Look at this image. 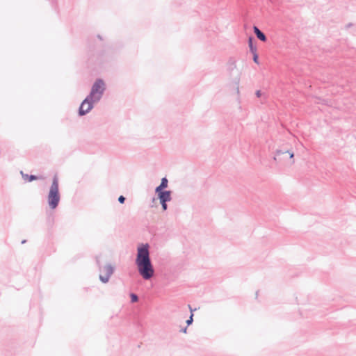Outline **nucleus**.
<instances>
[{"label": "nucleus", "instance_id": "obj_1", "mask_svg": "<svg viewBox=\"0 0 356 356\" xmlns=\"http://www.w3.org/2000/svg\"><path fill=\"white\" fill-rule=\"evenodd\" d=\"M149 245L142 243L137 248L136 265L139 275L145 280H150L154 275V266L149 256Z\"/></svg>", "mask_w": 356, "mask_h": 356}, {"label": "nucleus", "instance_id": "obj_2", "mask_svg": "<svg viewBox=\"0 0 356 356\" xmlns=\"http://www.w3.org/2000/svg\"><path fill=\"white\" fill-rule=\"evenodd\" d=\"M105 90L104 81L101 79H97L92 86L89 95L81 102L79 108V115L83 116L88 113L93 108L94 104L101 100Z\"/></svg>", "mask_w": 356, "mask_h": 356}, {"label": "nucleus", "instance_id": "obj_3", "mask_svg": "<svg viewBox=\"0 0 356 356\" xmlns=\"http://www.w3.org/2000/svg\"><path fill=\"white\" fill-rule=\"evenodd\" d=\"M60 195L59 193V183L57 175H55L52 179V183L49 188V191L47 195V202L49 207L51 209H56L60 202Z\"/></svg>", "mask_w": 356, "mask_h": 356}, {"label": "nucleus", "instance_id": "obj_4", "mask_svg": "<svg viewBox=\"0 0 356 356\" xmlns=\"http://www.w3.org/2000/svg\"><path fill=\"white\" fill-rule=\"evenodd\" d=\"M99 280L103 283H107L111 276L114 273V267L111 264H106L104 266H99Z\"/></svg>", "mask_w": 356, "mask_h": 356}, {"label": "nucleus", "instance_id": "obj_5", "mask_svg": "<svg viewBox=\"0 0 356 356\" xmlns=\"http://www.w3.org/2000/svg\"><path fill=\"white\" fill-rule=\"evenodd\" d=\"M294 157V152L291 150H282L277 149L275 152V155L274 156V160L280 159V160H287L289 159L291 161V164L294 163V160L293 159Z\"/></svg>", "mask_w": 356, "mask_h": 356}, {"label": "nucleus", "instance_id": "obj_6", "mask_svg": "<svg viewBox=\"0 0 356 356\" xmlns=\"http://www.w3.org/2000/svg\"><path fill=\"white\" fill-rule=\"evenodd\" d=\"M160 202H170L172 199L170 191H160V192H155Z\"/></svg>", "mask_w": 356, "mask_h": 356}, {"label": "nucleus", "instance_id": "obj_7", "mask_svg": "<svg viewBox=\"0 0 356 356\" xmlns=\"http://www.w3.org/2000/svg\"><path fill=\"white\" fill-rule=\"evenodd\" d=\"M254 32L259 40L265 42L267 40L266 35L256 26L253 27Z\"/></svg>", "mask_w": 356, "mask_h": 356}, {"label": "nucleus", "instance_id": "obj_8", "mask_svg": "<svg viewBox=\"0 0 356 356\" xmlns=\"http://www.w3.org/2000/svg\"><path fill=\"white\" fill-rule=\"evenodd\" d=\"M20 173H21V175L22 176V178L24 180H27L29 182L33 181L34 180H38V179H40L42 178V177H38V176L33 175H29L27 174H24L23 172V171H21Z\"/></svg>", "mask_w": 356, "mask_h": 356}, {"label": "nucleus", "instance_id": "obj_9", "mask_svg": "<svg viewBox=\"0 0 356 356\" xmlns=\"http://www.w3.org/2000/svg\"><path fill=\"white\" fill-rule=\"evenodd\" d=\"M168 181L166 177L162 178L160 185L155 188V192H160V191H163L164 188L168 187Z\"/></svg>", "mask_w": 356, "mask_h": 356}, {"label": "nucleus", "instance_id": "obj_10", "mask_svg": "<svg viewBox=\"0 0 356 356\" xmlns=\"http://www.w3.org/2000/svg\"><path fill=\"white\" fill-rule=\"evenodd\" d=\"M252 40H253V38L252 37H249V38H248V46H249L250 52L251 53H254L255 51H257V47L253 44Z\"/></svg>", "mask_w": 356, "mask_h": 356}, {"label": "nucleus", "instance_id": "obj_11", "mask_svg": "<svg viewBox=\"0 0 356 356\" xmlns=\"http://www.w3.org/2000/svg\"><path fill=\"white\" fill-rule=\"evenodd\" d=\"M188 307L191 310V314L189 317V318L186 321V324L187 325H190L191 324H192L193 321V309L191 308V307L190 305H188Z\"/></svg>", "mask_w": 356, "mask_h": 356}, {"label": "nucleus", "instance_id": "obj_12", "mask_svg": "<svg viewBox=\"0 0 356 356\" xmlns=\"http://www.w3.org/2000/svg\"><path fill=\"white\" fill-rule=\"evenodd\" d=\"M138 300V297L136 294L135 293H131V301L132 302H136Z\"/></svg>", "mask_w": 356, "mask_h": 356}, {"label": "nucleus", "instance_id": "obj_13", "mask_svg": "<svg viewBox=\"0 0 356 356\" xmlns=\"http://www.w3.org/2000/svg\"><path fill=\"white\" fill-rule=\"evenodd\" d=\"M253 54V60L255 63L259 64V58L257 51L252 53Z\"/></svg>", "mask_w": 356, "mask_h": 356}, {"label": "nucleus", "instance_id": "obj_14", "mask_svg": "<svg viewBox=\"0 0 356 356\" xmlns=\"http://www.w3.org/2000/svg\"><path fill=\"white\" fill-rule=\"evenodd\" d=\"M167 202H160V204H161L163 211H165L168 209Z\"/></svg>", "mask_w": 356, "mask_h": 356}, {"label": "nucleus", "instance_id": "obj_15", "mask_svg": "<svg viewBox=\"0 0 356 356\" xmlns=\"http://www.w3.org/2000/svg\"><path fill=\"white\" fill-rule=\"evenodd\" d=\"M125 197L123 196V195H120L119 197H118V201L120 204H123L125 201Z\"/></svg>", "mask_w": 356, "mask_h": 356}, {"label": "nucleus", "instance_id": "obj_16", "mask_svg": "<svg viewBox=\"0 0 356 356\" xmlns=\"http://www.w3.org/2000/svg\"><path fill=\"white\" fill-rule=\"evenodd\" d=\"M256 95H257L258 97H261V91H260V90H257V91L256 92Z\"/></svg>", "mask_w": 356, "mask_h": 356}, {"label": "nucleus", "instance_id": "obj_17", "mask_svg": "<svg viewBox=\"0 0 356 356\" xmlns=\"http://www.w3.org/2000/svg\"><path fill=\"white\" fill-rule=\"evenodd\" d=\"M186 331H187V327L183 328L181 330V332H184V333H186Z\"/></svg>", "mask_w": 356, "mask_h": 356}, {"label": "nucleus", "instance_id": "obj_18", "mask_svg": "<svg viewBox=\"0 0 356 356\" xmlns=\"http://www.w3.org/2000/svg\"><path fill=\"white\" fill-rule=\"evenodd\" d=\"M25 242H26V241H22V243H24Z\"/></svg>", "mask_w": 356, "mask_h": 356}]
</instances>
